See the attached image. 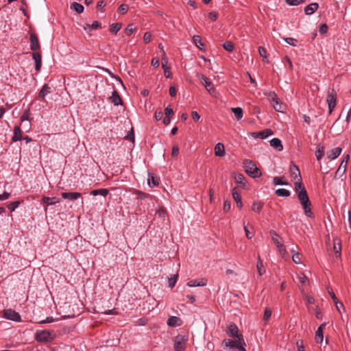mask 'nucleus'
Segmentation results:
<instances>
[{
  "label": "nucleus",
  "instance_id": "f257e3e1",
  "mask_svg": "<svg viewBox=\"0 0 351 351\" xmlns=\"http://www.w3.org/2000/svg\"><path fill=\"white\" fill-rule=\"evenodd\" d=\"M237 326L234 323H230L227 329V334L229 337L234 338V340L227 339L223 341V344L226 348H236L238 351H246L244 346L245 342L244 341L243 335L239 332Z\"/></svg>",
  "mask_w": 351,
  "mask_h": 351
},
{
  "label": "nucleus",
  "instance_id": "f03ea898",
  "mask_svg": "<svg viewBox=\"0 0 351 351\" xmlns=\"http://www.w3.org/2000/svg\"><path fill=\"white\" fill-rule=\"evenodd\" d=\"M298 199L302 208L305 215L308 217L313 218V213L311 211V203L309 200L306 191H303L298 194Z\"/></svg>",
  "mask_w": 351,
  "mask_h": 351
},
{
  "label": "nucleus",
  "instance_id": "7ed1b4c3",
  "mask_svg": "<svg viewBox=\"0 0 351 351\" xmlns=\"http://www.w3.org/2000/svg\"><path fill=\"white\" fill-rule=\"evenodd\" d=\"M245 172L252 178L261 176V172L256 165L250 160H245L243 162Z\"/></svg>",
  "mask_w": 351,
  "mask_h": 351
},
{
  "label": "nucleus",
  "instance_id": "20e7f679",
  "mask_svg": "<svg viewBox=\"0 0 351 351\" xmlns=\"http://www.w3.org/2000/svg\"><path fill=\"white\" fill-rule=\"evenodd\" d=\"M35 339L37 341L47 342L53 339L52 331L44 330H38L35 335Z\"/></svg>",
  "mask_w": 351,
  "mask_h": 351
},
{
  "label": "nucleus",
  "instance_id": "39448f33",
  "mask_svg": "<svg viewBox=\"0 0 351 351\" xmlns=\"http://www.w3.org/2000/svg\"><path fill=\"white\" fill-rule=\"evenodd\" d=\"M337 93L335 90L332 88L329 89L327 93L326 101L328 104L329 113L331 114L334 108L336 106Z\"/></svg>",
  "mask_w": 351,
  "mask_h": 351
},
{
  "label": "nucleus",
  "instance_id": "423d86ee",
  "mask_svg": "<svg viewBox=\"0 0 351 351\" xmlns=\"http://www.w3.org/2000/svg\"><path fill=\"white\" fill-rule=\"evenodd\" d=\"M196 76L201 80L202 84L204 86L207 91L213 96L215 94V88L213 87V84L202 73H197Z\"/></svg>",
  "mask_w": 351,
  "mask_h": 351
},
{
  "label": "nucleus",
  "instance_id": "0eeeda50",
  "mask_svg": "<svg viewBox=\"0 0 351 351\" xmlns=\"http://www.w3.org/2000/svg\"><path fill=\"white\" fill-rule=\"evenodd\" d=\"M187 341L186 336H177L174 342L175 351H184Z\"/></svg>",
  "mask_w": 351,
  "mask_h": 351
},
{
  "label": "nucleus",
  "instance_id": "6e6552de",
  "mask_svg": "<svg viewBox=\"0 0 351 351\" xmlns=\"http://www.w3.org/2000/svg\"><path fill=\"white\" fill-rule=\"evenodd\" d=\"M3 317L7 319L16 322H20L21 321L19 313L11 308L3 311Z\"/></svg>",
  "mask_w": 351,
  "mask_h": 351
},
{
  "label": "nucleus",
  "instance_id": "1a4fd4ad",
  "mask_svg": "<svg viewBox=\"0 0 351 351\" xmlns=\"http://www.w3.org/2000/svg\"><path fill=\"white\" fill-rule=\"evenodd\" d=\"M162 67L164 69V74L167 78L171 77V73L169 71V67L167 66L168 59L166 56L165 51L162 50V57L161 58Z\"/></svg>",
  "mask_w": 351,
  "mask_h": 351
},
{
  "label": "nucleus",
  "instance_id": "9d476101",
  "mask_svg": "<svg viewBox=\"0 0 351 351\" xmlns=\"http://www.w3.org/2000/svg\"><path fill=\"white\" fill-rule=\"evenodd\" d=\"M30 49L32 51H37L40 49V45L38 41V36L34 33H31L30 34Z\"/></svg>",
  "mask_w": 351,
  "mask_h": 351
},
{
  "label": "nucleus",
  "instance_id": "9b49d317",
  "mask_svg": "<svg viewBox=\"0 0 351 351\" xmlns=\"http://www.w3.org/2000/svg\"><path fill=\"white\" fill-rule=\"evenodd\" d=\"M290 174L291 177L294 180H301L302 178L299 168L294 164H291L290 166Z\"/></svg>",
  "mask_w": 351,
  "mask_h": 351
},
{
  "label": "nucleus",
  "instance_id": "f8f14e48",
  "mask_svg": "<svg viewBox=\"0 0 351 351\" xmlns=\"http://www.w3.org/2000/svg\"><path fill=\"white\" fill-rule=\"evenodd\" d=\"M61 196L64 199H68L70 200H75L82 196V194L78 192H63L61 193Z\"/></svg>",
  "mask_w": 351,
  "mask_h": 351
},
{
  "label": "nucleus",
  "instance_id": "ddd939ff",
  "mask_svg": "<svg viewBox=\"0 0 351 351\" xmlns=\"http://www.w3.org/2000/svg\"><path fill=\"white\" fill-rule=\"evenodd\" d=\"M32 58L35 62V69L36 71H39L42 66V58L40 53H33Z\"/></svg>",
  "mask_w": 351,
  "mask_h": 351
},
{
  "label": "nucleus",
  "instance_id": "4468645a",
  "mask_svg": "<svg viewBox=\"0 0 351 351\" xmlns=\"http://www.w3.org/2000/svg\"><path fill=\"white\" fill-rule=\"evenodd\" d=\"M167 324L169 327H176L181 326L182 322L178 317L171 316L168 319Z\"/></svg>",
  "mask_w": 351,
  "mask_h": 351
},
{
  "label": "nucleus",
  "instance_id": "2eb2a0df",
  "mask_svg": "<svg viewBox=\"0 0 351 351\" xmlns=\"http://www.w3.org/2000/svg\"><path fill=\"white\" fill-rule=\"evenodd\" d=\"M272 106L277 112H284L286 110V106L280 101L279 98L276 99L272 103Z\"/></svg>",
  "mask_w": 351,
  "mask_h": 351
},
{
  "label": "nucleus",
  "instance_id": "dca6fc26",
  "mask_svg": "<svg viewBox=\"0 0 351 351\" xmlns=\"http://www.w3.org/2000/svg\"><path fill=\"white\" fill-rule=\"evenodd\" d=\"M341 150V147H335L327 152V157L329 159L334 160L340 155Z\"/></svg>",
  "mask_w": 351,
  "mask_h": 351
},
{
  "label": "nucleus",
  "instance_id": "f3484780",
  "mask_svg": "<svg viewBox=\"0 0 351 351\" xmlns=\"http://www.w3.org/2000/svg\"><path fill=\"white\" fill-rule=\"evenodd\" d=\"M319 8V5L317 3H312L304 8V12L306 15H310L314 13Z\"/></svg>",
  "mask_w": 351,
  "mask_h": 351
},
{
  "label": "nucleus",
  "instance_id": "a211bd4d",
  "mask_svg": "<svg viewBox=\"0 0 351 351\" xmlns=\"http://www.w3.org/2000/svg\"><path fill=\"white\" fill-rule=\"evenodd\" d=\"M232 197L237 203V206L241 208L243 206L241 197L236 188L232 189Z\"/></svg>",
  "mask_w": 351,
  "mask_h": 351
},
{
  "label": "nucleus",
  "instance_id": "6ab92c4d",
  "mask_svg": "<svg viewBox=\"0 0 351 351\" xmlns=\"http://www.w3.org/2000/svg\"><path fill=\"white\" fill-rule=\"evenodd\" d=\"M215 154L217 156H223L225 154V148L223 143H218L215 147Z\"/></svg>",
  "mask_w": 351,
  "mask_h": 351
},
{
  "label": "nucleus",
  "instance_id": "aec40b11",
  "mask_svg": "<svg viewBox=\"0 0 351 351\" xmlns=\"http://www.w3.org/2000/svg\"><path fill=\"white\" fill-rule=\"evenodd\" d=\"M43 202L46 204L47 206L56 204L60 202V199L56 197H44L42 199Z\"/></svg>",
  "mask_w": 351,
  "mask_h": 351
},
{
  "label": "nucleus",
  "instance_id": "412c9836",
  "mask_svg": "<svg viewBox=\"0 0 351 351\" xmlns=\"http://www.w3.org/2000/svg\"><path fill=\"white\" fill-rule=\"evenodd\" d=\"M206 285V280L204 278L200 280H191L187 282V285L191 287L204 286Z\"/></svg>",
  "mask_w": 351,
  "mask_h": 351
},
{
  "label": "nucleus",
  "instance_id": "4be33fe9",
  "mask_svg": "<svg viewBox=\"0 0 351 351\" xmlns=\"http://www.w3.org/2000/svg\"><path fill=\"white\" fill-rule=\"evenodd\" d=\"M110 99L115 106L122 104V99L117 91L112 92V96L110 97Z\"/></svg>",
  "mask_w": 351,
  "mask_h": 351
},
{
  "label": "nucleus",
  "instance_id": "5701e85b",
  "mask_svg": "<svg viewBox=\"0 0 351 351\" xmlns=\"http://www.w3.org/2000/svg\"><path fill=\"white\" fill-rule=\"evenodd\" d=\"M270 145L274 148L278 149V151H281L283 149V146L281 143V141L279 138H274L271 139L270 141Z\"/></svg>",
  "mask_w": 351,
  "mask_h": 351
},
{
  "label": "nucleus",
  "instance_id": "b1692460",
  "mask_svg": "<svg viewBox=\"0 0 351 351\" xmlns=\"http://www.w3.org/2000/svg\"><path fill=\"white\" fill-rule=\"evenodd\" d=\"M51 93V88L48 86V84H45L41 90L39 92L38 97L42 99H45V97L47 95Z\"/></svg>",
  "mask_w": 351,
  "mask_h": 351
},
{
  "label": "nucleus",
  "instance_id": "393cba45",
  "mask_svg": "<svg viewBox=\"0 0 351 351\" xmlns=\"http://www.w3.org/2000/svg\"><path fill=\"white\" fill-rule=\"evenodd\" d=\"M269 234L271 236L272 240L277 245L279 250L281 251L283 249V245L278 241L277 239V237H278V234L274 230H270Z\"/></svg>",
  "mask_w": 351,
  "mask_h": 351
},
{
  "label": "nucleus",
  "instance_id": "a878e982",
  "mask_svg": "<svg viewBox=\"0 0 351 351\" xmlns=\"http://www.w3.org/2000/svg\"><path fill=\"white\" fill-rule=\"evenodd\" d=\"M22 134L21 130L19 126H15L14 128V135L12 136L13 141H18L21 140Z\"/></svg>",
  "mask_w": 351,
  "mask_h": 351
},
{
  "label": "nucleus",
  "instance_id": "bb28decb",
  "mask_svg": "<svg viewBox=\"0 0 351 351\" xmlns=\"http://www.w3.org/2000/svg\"><path fill=\"white\" fill-rule=\"evenodd\" d=\"M109 191L106 189H95L90 191V195L96 196V195H101L103 197H106L108 194Z\"/></svg>",
  "mask_w": 351,
  "mask_h": 351
},
{
  "label": "nucleus",
  "instance_id": "cd10ccee",
  "mask_svg": "<svg viewBox=\"0 0 351 351\" xmlns=\"http://www.w3.org/2000/svg\"><path fill=\"white\" fill-rule=\"evenodd\" d=\"M71 9L75 10L77 14H81L84 12V6L77 2H73L71 4Z\"/></svg>",
  "mask_w": 351,
  "mask_h": 351
},
{
  "label": "nucleus",
  "instance_id": "c85d7f7f",
  "mask_svg": "<svg viewBox=\"0 0 351 351\" xmlns=\"http://www.w3.org/2000/svg\"><path fill=\"white\" fill-rule=\"evenodd\" d=\"M100 26H101V24L98 21H95L91 25L86 24L83 27V28L86 32H90L93 29L99 28Z\"/></svg>",
  "mask_w": 351,
  "mask_h": 351
},
{
  "label": "nucleus",
  "instance_id": "c756f323",
  "mask_svg": "<svg viewBox=\"0 0 351 351\" xmlns=\"http://www.w3.org/2000/svg\"><path fill=\"white\" fill-rule=\"evenodd\" d=\"M193 42L195 45L197 47H198L202 51H205L202 48L204 45L202 41L201 37L197 35H195L193 37Z\"/></svg>",
  "mask_w": 351,
  "mask_h": 351
},
{
  "label": "nucleus",
  "instance_id": "7c9ffc66",
  "mask_svg": "<svg viewBox=\"0 0 351 351\" xmlns=\"http://www.w3.org/2000/svg\"><path fill=\"white\" fill-rule=\"evenodd\" d=\"M324 154V147L319 144L317 146L316 151H315V156L317 160H320L322 156Z\"/></svg>",
  "mask_w": 351,
  "mask_h": 351
},
{
  "label": "nucleus",
  "instance_id": "2f4dec72",
  "mask_svg": "<svg viewBox=\"0 0 351 351\" xmlns=\"http://www.w3.org/2000/svg\"><path fill=\"white\" fill-rule=\"evenodd\" d=\"M333 248H334V251H335V254H337V256H340L341 247V244H340V241L339 239H334Z\"/></svg>",
  "mask_w": 351,
  "mask_h": 351
},
{
  "label": "nucleus",
  "instance_id": "473e14b6",
  "mask_svg": "<svg viewBox=\"0 0 351 351\" xmlns=\"http://www.w3.org/2000/svg\"><path fill=\"white\" fill-rule=\"evenodd\" d=\"M274 133L270 129H266L263 131L258 132V136L259 138L265 139L267 137L272 135Z\"/></svg>",
  "mask_w": 351,
  "mask_h": 351
},
{
  "label": "nucleus",
  "instance_id": "72a5a7b5",
  "mask_svg": "<svg viewBox=\"0 0 351 351\" xmlns=\"http://www.w3.org/2000/svg\"><path fill=\"white\" fill-rule=\"evenodd\" d=\"M232 112L234 114L237 120L241 119L243 117V110L240 107L232 108Z\"/></svg>",
  "mask_w": 351,
  "mask_h": 351
},
{
  "label": "nucleus",
  "instance_id": "f704fd0d",
  "mask_svg": "<svg viewBox=\"0 0 351 351\" xmlns=\"http://www.w3.org/2000/svg\"><path fill=\"white\" fill-rule=\"evenodd\" d=\"M234 180L237 183L241 184V186L243 187V188H245V184L244 182L245 181V178H244V176L243 174H241V173H239V174H237L235 176H234Z\"/></svg>",
  "mask_w": 351,
  "mask_h": 351
},
{
  "label": "nucleus",
  "instance_id": "c9c22d12",
  "mask_svg": "<svg viewBox=\"0 0 351 351\" xmlns=\"http://www.w3.org/2000/svg\"><path fill=\"white\" fill-rule=\"evenodd\" d=\"M263 206V203L261 202H254L252 206V210L256 213H260Z\"/></svg>",
  "mask_w": 351,
  "mask_h": 351
},
{
  "label": "nucleus",
  "instance_id": "e433bc0d",
  "mask_svg": "<svg viewBox=\"0 0 351 351\" xmlns=\"http://www.w3.org/2000/svg\"><path fill=\"white\" fill-rule=\"evenodd\" d=\"M256 267L259 275L262 276L265 270L264 269L263 263L260 256L258 257Z\"/></svg>",
  "mask_w": 351,
  "mask_h": 351
},
{
  "label": "nucleus",
  "instance_id": "4c0bfd02",
  "mask_svg": "<svg viewBox=\"0 0 351 351\" xmlns=\"http://www.w3.org/2000/svg\"><path fill=\"white\" fill-rule=\"evenodd\" d=\"M276 194L279 197H289L290 196V192L285 189H278L276 191Z\"/></svg>",
  "mask_w": 351,
  "mask_h": 351
},
{
  "label": "nucleus",
  "instance_id": "58836bf2",
  "mask_svg": "<svg viewBox=\"0 0 351 351\" xmlns=\"http://www.w3.org/2000/svg\"><path fill=\"white\" fill-rule=\"evenodd\" d=\"M324 339L323 330L322 328H318L315 334V341L317 343H322Z\"/></svg>",
  "mask_w": 351,
  "mask_h": 351
},
{
  "label": "nucleus",
  "instance_id": "ea45409f",
  "mask_svg": "<svg viewBox=\"0 0 351 351\" xmlns=\"http://www.w3.org/2000/svg\"><path fill=\"white\" fill-rule=\"evenodd\" d=\"M295 191L298 193H301L303 191H306L304 185L302 184L301 180H297V181L295 183Z\"/></svg>",
  "mask_w": 351,
  "mask_h": 351
},
{
  "label": "nucleus",
  "instance_id": "a19ab883",
  "mask_svg": "<svg viewBox=\"0 0 351 351\" xmlns=\"http://www.w3.org/2000/svg\"><path fill=\"white\" fill-rule=\"evenodd\" d=\"M121 27H122L121 23H112L110 25V31L112 33L117 34L121 29Z\"/></svg>",
  "mask_w": 351,
  "mask_h": 351
},
{
  "label": "nucleus",
  "instance_id": "79ce46f5",
  "mask_svg": "<svg viewBox=\"0 0 351 351\" xmlns=\"http://www.w3.org/2000/svg\"><path fill=\"white\" fill-rule=\"evenodd\" d=\"M265 95L267 96L268 100L272 104L276 99H278V96L275 92L270 91L265 93Z\"/></svg>",
  "mask_w": 351,
  "mask_h": 351
},
{
  "label": "nucleus",
  "instance_id": "37998d69",
  "mask_svg": "<svg viewBox=\"0 0 351 351\" xmlns=\"http://www.w3.org/2000/svg\"><path fill=\"white\" fill-rule=\"evenodd\" d=\"M347 165L344 163V160H342L341 162L338 169L336 171V175H342L346 171Z\"/></svg>",
  "mask_w": 351,
  "mask_h": 351
},
{
  "label": "nucleus",
  "instance_id": "c03bdc74",
  "mask_svg": "<svg viewBox=\"0 0 351 351\" xmlns=\"http://www.w3.org/2000/svg\"><path fill=\"white\" fill-rule=\"evenodd\" d=\"M283 177H274L273 179V183L274 185H287V182H283Z\"/></svg>",
  "mask_w": 351,
  "mask_h": 351
},
{
  "label": "nucleus",
  "instance_id": "a18cd8bd",
  "mask_svg": "<svg viewBox=\"0 0 351 351\" xmlns=\"http://www.w3.org/2000/svg\"><path fill=\"white\" fill-rule=\"evenodd\" d=\"M223 47L228 51L231 52L234 49V44L230 41H226L223 43Z\"/></svg>",
  "mask_w": 351,
  "mask_h": 351
},
{
  "label": "nucleus",
  "instance_id": "49530a36",
  "mask_svg": "<svg viewBox=\"0 0 351 351\" xmlns=\"http://www.w3.org/2000/svg\"><path fill=\"white\" fill-rule=\"evenodd\" d=\"M284 40L289 45L296 47L297 46V40L293 38H285Z\"/></svg>",
  "mask_w": 351,
  "mask_h": 351
},
{
  "label": "nucleus",
  "instance_id": "de8ad7c7",
  "mask_svg": "<svg viewBox=\"0 0 351 351\" xmlns=\"http://www.w3.org/2000/svg\"><path fill=\"white\" fill-rule=\"evenodd\" d=\"M20 202L19 201H15L11 202L8 206V208L9 210H10L11 212L14 211L18 206H19Z\"/></svg>",
  "mask_w": 351,
  "mask_h": 351
},
{
  "label": "nucleus",
  "instance_id": "09e8293b",
  "mask_svg": "<svg viewBox=\"0 0 351 351\" xmlns=\"http://www.w3.org/2000/svg\"><path fill=\"white\" fill-rule=\"evenodd\" d=\"M271 315V311L270 310L269 308H266L265 310V312H264L263 320L265 322L268 321L269 319L270 318Z\"/></svg>",
  "mask_w": 351,
  "mask_h": 351
},
{
  "label": "nucleus",
  "instance_id": "8fccbe9b",
  "mask_svg": "<svg viewBox=\"0 0 351 351\" xmlns=\"http://www.w3.org/2000/svg\"><path fill=\"white\" fill-rule=\"evenodd\" d=\"M135 29L136 28L133 24H129L125 29V34L130 36L135 31Z\"/></svg>",
  "mask_w": 351,
  "mask_h": 351
},
{
  "label": "nucleus",
  "instance_id": "3c124183",
  "mask_svg": "<svg viewBox=\"0 0 351 351\" xmlns=\"http://www.w3.org/2000/svg\"><path fill=\"white\" fill-rule=\"evenodd\" d=\"M298 278L299 280V282L302 285L305 284L308 280L307 277L303 273L298 274Z\"/></svg>",
  "mask_w": 351,
  "mask_h": 351
},
{
  "label": "nucleus",
  "instance_id": "603ef678",
  "mask_svg": "<svg viewBox=\"0 0 351 351\" xmlns=\"http://www.w3.org/2000/svg\"><path fill=\"white\" fill-rule=\"evenodd\" d=\"M296 346H297L298 351H304V344L303 340H302V339L297 340Z\"/></svg>",
  "mask_w": 351,
  "mask_h": 351
},
{
  "label": "nucleus",
  "instance_id": "864d4df0",
  "mask_svg": "<svg viewBox=\"0 0 351 351\" xmlns=\"http://www.w3.org/2000/svg\"><path fill=\"white\" fill-rule=\"evenodd\" d=\"M258 53H259L260 56L263 58V60L267 59V51L264 47H258Z\"/></svg>",
  "mask_w": 351,
  "mask_h": 351
},
{
  "label": "nucleus",
  "instance_id": "5fc2aeb1",
  "mask_svg": "<svg viewBox=\"0 0 351 351\" xmlns=\"http://www.w3.org/2000/svg\"><path fill=\"white\" fill-rule=\"evenodd\" d=\"M148 184L149 186H156L158 184V182L155 180L153 176L149 174Z\"/></svg>",
  "mask_w": 351,
  "mask_h": 351
},
{
  "label": "nucleus",
  "instance_id": "6e6d98bb",
  "mask_svg": "<svg viewBox=\"0 0 351 351\" xmlns=\"http://www.w3.org/2000/svg\"><path fill=\"white\" fill-rule=\"evenodd\" d=\"M303 1V0H285V2L289 5H298Z\"/></svg>",
  "mask_w": 351,
  "mask_h": 351
},
{
  "label": "nucleus",
  "instance_id": "4d7b16f0",
  "mask_svg": "<svg viewBox=\"0 0 351 351\" xmlns=\"http://www.w3.org/2000/svg\"><path fill=\"white\" fill-rule=\"evenodd\" d=\"M178 275H174L173 277L169 278V286L172 288L175 286L177 281Z\"/></svg>",
  "mask_w": 351,
  "mask_h": 351
},
{
  "label": "nucleus",
  "instance_id": "13d9d810",
  "mask_svg": "<svg viewBox=\"0 0 351 351\" xmlns=\"http://www.w3.org/2000/svg\"><path fill=\"white\" fill-rule=\"evenodd\" d=\"M29 110H26L21 117V122H24L26 120H29Z\"/></svg>",
  "mask_w": 351,
  "mask_h": 351
},
{
  "label": "nucleus",
  "instance_id": "bf43d9fd",
  "mask_svg": "<svg viewBox=\"0 0 351 351\" xmlns=\"http://www.w3.org/2000/svg\"><path fill=\"white\" fill-rule=\"evenodd\" d=\"M125 139L131 141L132 142L134 141V134L133 128H132L131 130L128 132V134L125 136Z\"/></svg>",
  "mask_w": 351,
  "mask_h": 351
},
{
  "label": "nucleus",
  "instance_id": "052dcab7",
  "mask_svg": "<svg viewBox=\"0 0 351 351\" xmlns=\"http://www.w3.org/2000/svg\"><path fill=\"white\" fill-rule=\"evenodd\" d=\"M292 259H293V261L296 263V264H299L301 263V261H300V254L299 253H295L292 255Z\"/></svg>",
  "mask_w": 351,
  "mask_h": 351
},
{
  "label": "nucleus",
  "instance_id": "680f3d73",
  "mask_svg": "<svg viewBox=\"0 0 351 351\" xmlns=\"http://www.w3.org/2000/svg\"><path fill=\"white\" fill-rule=\"evenodd\" d=\"M118 10L122 14H125L128 10V5L126 4H122L119 7Z\"/></svg>",
  "mask_w": 351,
  "mask_h": 351
},
{
  "label": "nucleus",
  "instance_id": "e2e57ef3",
  "mask_svg": "<svg viewBox=\"0 0 351 351\" xmlns=\"http://www.w3.org/2000/svg\"><path fill=\"white\" fill-rule=\"evenodd\" d=\"M179 154V147L178 145H175L173 146L172 152H171V156L172 157H176Z\"/></svg>",
  "mask_w": 351,
  "mask_h": 351
},
{
  "label": "nucleus",
  "instance_id": "0e129e2a",
  "mask_svg": "<svg viewBox=\"0 0 351 351\" xmlns=\"http://www.w3.org/2000/svg\"><path fill=\"white\" fill-rule=\"evenodd\" d=\"M152 34L150 32H145L143 36V40L145 43H148L151 41Z\"/></svg>",
  "mask_w": 351,
  "mask_h": 351
},
{
  "label": "nucleus",
  "instance_id": "69168bd1",
  "mask_svg": "<svg viewBox=\"0 0 351 351\" xmlns=\"http://www.w3.org/2000/svg\"><path fill=\"white\" fill-rule=\"evenodd\" d=\"M335 304L336 308L337 309V311L339 313H341V309H343V310L345 309L343 303L341 302H339V300L337 302H335Z\"/></svg>",
  "mask_w": 351,
  "mask_h": 351
},
{
  "label": "nucleus",
  "instance_id": "338daca9",
  "mask_svg": "<svg viewBox=\"0 0 351 351\" xmlns=\"http://www.w3.org/2000/svg\"><path fill=\"white\" fill-rule=\"evenodd\" d=\"M156 214L160 217H165V215H166V211L163 208H159L157 211H156Z\"/></svg>",
  "mask_w": 351,
  "mask_h": 351
},
{
  "label": "nucleus",
  "instance_id": "774afa93",
  "mask_svg": "<svg viewBox=\"0 0 351 351\" xmlns=\"http://www.w3.org/2000/svg\"><path fill=\"white\" fill-rule=\"evenodd\" d=\"M230 209V202L228 200H226L223 204V210L225 212H228Z\"/></svg>",
  "mask_w": 351,
  "mask_h": 351
}]
</instances>
